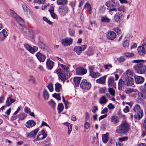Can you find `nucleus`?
<instances>
[{"instance_id": "f257e3e1", "label": "nucleus", "mask_w": 146, "mask_h": 146, "mask_svg": "<svg viewBox=\"0 0 146 146\" xmlns=\"http://www.w3.org/2000/svg\"><path fill=\"white\" fill-rule=\"evenodd\" d=\"M129 127V125L125 120L123 121L118 128L116 130V131L118 133L123 134L126 133Z\"/></svg>"}, {"instance_id": "f03ea898", "label": "nucleus", "mask_w": 146, "mask_h": 146, "mask_svg": "<svg viewBox=\"0 0 146 146\" xmlns=\"http://www.w3.org/2000/svg\"><path fill=\"white\" fill-rule=\"evenodd\" d=\"M133 111L136 113L134 115L135 118L139 120L142 118L143 115V111L141 110L140 106L136 104L134 107Z\"/></svg>"}, {"instance_id": "7ed1b4c3", "label": "nucleus", "mask_w": 146, "mask_h": 146, "mask_svg": "<svg viewBox=\"0 0 146 146\" xmlns=\"http://www.w3.org/2000/svg\"><path fill=\"white\" fill-rule=\"evenodd\" d=\"M133 68L138 73H146V66H143L142 63H140L135 65L134 66Z\"/></svg>"}, {"instance_id": "20e7f679", "label": "nucleus", "mask_w": 146, "mask_h": 146, "mask_svg": "<svg viewBox=\"0 0 146 146\" xmlns=\"http://www.w3.org/2000/svg\"><path fill=\"white\" fill-rule=\"evenodd\" d=\"M12 12H11L13 14L17 21L18 22L19 25V28L22 30L24 29L25 27L24 26V21L23 19L21 17L17 15V14L13 10L12 11Z\"/></svg>"}, {"instance_id": "39448f33", "label": "nucleus", "mask_w": 146, "mask_h": 146, "mask_svg": "<svg viewBox=\"0 0 146 146\" xmlns=\"http://www.w3.org/2000/svg\"><path fill=\"white\" fill-rule=\"evenodd\" d=\"M69 11L68 7L66 5L60 6L58 8L59 14L62 16H64Z\"/></svg>"}, {"instance_id": "423d86ee", "label": "nucleus", "mask_w": 146, "mask_h": 146, "mask_svg": "<svg viewBox=\"0 0 146 146\" xmlns=\"http://www.w3.org/2000/svg\"><path fill=\"white\" fill-rule=\"evenodd\" d=\"M91 87V83L87 82L85 79L83 80L80 84V87L84 89L89 90Z\"/></svg>"}, {"instance_id": "0eeeda50", "label": "nucleus", "mask_w": 146, "mask_h": 146, "mask_svg": "<svg viewBox=\"0 0 146 146\" xmlns=\"http://www.w3.org/2000/svg\"><path fill=\"white\" fill-rule=\"evenodd\" d=\"M73 39L70 37H67L62 39L61 40L62 44L64 47L70 46L72 43Z\"/></svg>"}, {"instance_id": "6e6552de", "label": "nucleus", "mask_w": 146, "mask_h": 146, "mask_svg": "<svg viewBox=\"0 0 146 146\" xmlns=\"http://www.w3.org/2000/svg\"><path fill=\"white\" fill-rule=\"evenodd\" d=\"M24 47L28 51L32 54H34L38 50V47L36 46L33 47L27 44H24Z\"/></svg>"}, {"instance_id": "1a4fd4ad", "label": "nucleus", "mask_w": 146, "mask_h": 146, "mask_svg": "<svg viewBox=\"0 0 146 146\" xmlns=\"http://www.w3.org/2000/svg\"><path fill=\"white\" fill-rule=\"evenodd\" d=\"M47 135V134L45 132L44 129L42 130L39 133L36 137V138L34 140V141H40L43 140L46 138Z\"/></svg>"}, {"instance_id": "9d476101", "label": "nucleus", "mask_w": 146, "mask_h": 146, "mask_svg": "<svg viewBox=\"0 0 146 146\" xmlns=\"http://www.w3.org/2000/svg\"><path fill=\"white\" fill-rule=\"evenodd\" d=\"M56 72L58 76L59 79L62 80L63 82L64 81V79L66 78V74L61 69H58L57 70Z\"/></svg>"}, {"instance_id": "9b49d317", "label": "nucleus", "mask_w": 146, "mask_h": 146, "mask_svg": "<svg viewBox=\"0 0 146 146\" xmlns=\"http://www.w3.org/2000/svg\"><path fill=\"white\" fill-rule=\"evenodd\" d=\"M39 130V128L32 130L30 133H26V136L29 138L32 137L33 139L35 138Z\"/></svg>"}, {"instance_id": "f8f14e48", "label": "nucleus", "mask_w": 146, "mask_h": 146, "mask_svg": "<svg viewBox=\"0 0 146 146\" xmlns=\"http://www.w3.org/2000/svg\"><path fill=\"white\" fill-rule=\"evenodd\" d=\"M137 51L139 54L143 56L146 54V44H144L142 46H139L137 48Z\"/></svg>"}, {"instance_id": "ddd939ff", "label": "nucleus", "mask_w": 146, "mask_h": 146, "mask_svg": "<svg viewBox=\"0 0 146 146\" xmlns=\"http://www.w3.org/2000/svg\"><path fill=\"white\" fill-rule=\"evenodd\" d=\"M76 74L78 75H84L86 73V69L83 67H78L76 68Z\"/></svg>"}, {"instance_id": "4468645a", "label": "nucleus", "mask_w": 146, "mask_h": 146, "mask_svg": "<svg viewBox=\"0 0 146 146\" xmlns=\"http://www.w3.org/2000/svg\"><path fill=\"white\" fill-rule=\"evenodd\" d=\"M106 37L108 39L113 40L116 38V35L113 31H109L107 33Z\"/></svg>"}, {"instance_id": "2eb2a0df", "label": "nucleus", "mask_w": 146, "mask_h": 146, "mask_svg": "<svg viewBox=\"0 0 146 146\" xmlns=\"http://www.w3.org/2000/svg\"><path fill=\"white\" fill-rule=\"evenodd\" d=\"M39 47L43 51H46L48 50V48L46 45L43 42L39 40L38 43Z\"/></svg>"}, {"instance_id": "dca6fc26", "label": "nucleus", "mask_w": 146, "mask_h": 146, "mask_svg": "<svg viewBox=\"0 0 146 146\" xmlns=\"http://www.w3.org/2000/svg\"><path fill=\"white\" fill-rule=\"evenodd\" d=\"M38 60L40 62H44L46 59V56L43 54L41 53L40 52H38L35 55Z\"/></svg>"}, {"instance_id": "f3484780", "label": "nucleus", "mask_w": 146, "mask_h": 146, "mask_svg": "<svg viewBox=\"0 0 146 146\" xmlns=\"http://www.w3.org/2000/svg\"><path fill=\"white\" fill-rule=\"evenodd\" d=\"M125 84L127 86H130L133 84V80L132 77L126 78L125 80Z\"/></svg>"}, {"instance_id": "a211bd4d", "label": "nucleus", "mask_w": 146, "mask_h": 146, "mask_svg": "<svg viewBox=\"0 0 146 146\" xmlns=\"http://www.w3.org/2000/svg\"><path fill=\"white\" fill-rule=\"evenodd\" d=\"M48 11L50 13L51 17L53 19H58L57 15L54 12V8L53 6H51L48 10Z\"/></svg>"}, {"instance_id": "6ab92c4d", "label": "nucleus", "mask_w": 146, "mask_h": 146, "mask_svg": "<svg viewBox=\"0 0 146 146\" xmlns=\"http://www.w3.org/2000/svg\"><path fill=\"white\" fill-rule=\"evenodd\" d=\"M134 78L136 83L138 84L142 83L144 81V78L141 76H135Z\"/></svg>"}, {"instance_id": "aec40b11", "label": "nucleus", "mask_w": 146, "mask_h": 146, "mask_svg": "<svg viewBox=\"0 0 146 146\" xmlns=\"http://www.w3.org/2000/svg\"><path fill=\"white\" fill-rule=\"evenodd\" d=\"M36 123L35 121L32 120H30L28 121L26 123V126L28 128H31L35 126Z\"/></svg>"}, {"instance_id": "412c9836", "label": "nucleus", "mask_w": 146, "mask_h": 146, "mask_svg": "<svg viewBox=\"0 0 146 146\" xmlns=\"http://www.w3.org/2000/svg\"><path fill=\"white\" fill-rule=\"evenodd\" d=\"M122 19V15L121 14L118 13H116L114 15V20L117 23H120Z\"/></svg>"}, {"instance_id": "4be33fe9", "label": "nucleus", "mask_w": 146, "mask_h": 146, "mask_svg": "<svg viewBox=\"0 0 146 146\" xmlns=\"http://www.w3.org/2000/svg\"><path fill=\"white\" fill-rule=\"evenodd\" d=\"M24 28V29H23V31L26 33L27 35L29 37H33V31L31 30H29L25 27Z\"/></svg>"}, {"instance_id": "5701e85b", "label": "nucleus", "mask_w": 146, "mask_h": 146, "mask_svg": "<svg viewBox=\"0 0 146 146\" xmlns=\"http://www.w3.org/2000/svg\"><path fill=\"white\" fill-rule=\"evenodd\" d=\"M59 65L61 66L63 71L67 75L69 71V66L70 67V66L68 65L67 66L62 64H60Z\"/></svg>"}, {"instance_id": "b1692460", "label": "nucleus", "mask_w": 146, "mask_h": 146, "mask_svg": "<svg viewBox=\"0 0 146 146\" xmlns=\"http://www.w3.org/2000/svg\"><path fill=\"white\" fill-rule=\"evenodd\" d=\"M46 64L49 70H51L54 65V63L53 62L50 60L49 58H48L47 59Z\"/></svg>"}, {"instance_id": "393cba45", "label": "nucleus", "mask_w": 146, "mask_h": 146, "mask_svg": "<svg viewBox=\"0 0 146 146\" xmlns=\"http://www.w3.org/2000/svg\"><path fill=\"white\" fill-rule=\"evenodd\" d=\"M15 100L14 99H13L10 97H8L6 101V105L7 106H9L13 103L14 102Z\"/></svg>"}, {"instance_id": "a878e982", "label": "nucleus", "mask_w": 146, "mask_h": 146, "mask_svg": "<svg viewBox=\"0 0 146 146\" xmlns=\"http://www.w3.org/2000/svg\"><path fill=\"white\" fill-rule=\"evenodd\" d=\"M106 78V76L102 77L100 78L97 79L96 80V82L97 83L100 84H104L105 82Z\"/></svg>"}, {"instance_id": "bb28decb", "label": "nucleus", "mask_w": 146, "mask_h": 146, "mask_svg": "<svg viewBox=\"0 0 146 146\" xmlns=\"http://www.w3.org/2000/svg\"><path fill=\"white\" fill-rule=\"evenodd\" d=\"M115 3L114 0H112L109 2H107L106 5L108 7H112L115 6Z\"/></svg>"}, {"instance_id": "cd10ccee", "label": "nucleus", "mask_w": 146, "mask_h": 146, "mask_svg": "<svg viewBox=\"0 0 146 146\" xmlns=\"http://www.w3.org/2000/svg\"><path fill=\"white\" fill-rule=\"evenodd\" d=\"M43 96L44 99L45 100H47L48 99L49 97V94L46 89H45L43 92Z\"/></svg>"}, {"instance_id": "c85d7f7f", "label": "nucleus", "mask_w": 146, "mask_h": 146, "mask_svg": "<svg viewBox=\"0 0 146 146\" xmlns=\"http://www.w3.org/2000/svg\"><path fill=\"white\" fill-rule=\"evenodd\" d=\"M81 79V77H75L74 78L73 80L76 86H79Z\"/></svg>"}, {"instance_id": "c756f323", "label": "nucleus", "mask_w": 146, "mask_h": 146, "mask_svg": "<svg viewBox=\"0 0 146 146\" xmlns=\"http://www.w3.org/2000/svg\"><path fill=\"white\" fill-rule=\"evenodd\" d=\"M111 121L113 124H115L119 122V119L116 116H113L111 117Z\"/></svg>"}, {"instance_id": "7c9ffc66", "label": "nucleus", "mask_w": 146, "mask_h": 146, "mask_svg": "<svg viewBox=\"0 0 146 146\" xmlns=\"http://www.w3.org/2000/svg\"><path fill=\"white\" fill-rule=\"evenodd\" d=\"M110 19L108 18L106 16H102L101 21L103 23H109L110 21Z\"/></svg>"}, {"instance_id": "2f4dec72", "label": "nucleus", "mask_w": 146, "mask_h": 146, "mask_svg": "<svg viewBox=\"0 0 146 146\" xmlns=\"http://www.w3.org/2000/svg\"><path fill=\"white\" fill-rule=\"evenodd\" d=\"M64 125L68 127V135L70 134L72 129L71 124L68 122H66L64 123Z\"/></svg>"}, {"instance_id": "473e14b6", "label": "nucleus", "mask_w": 146, "mask_h": 146, "mask_svg": "<svg viewBox=\"0 0 146 146\" xmlns=\"http://www.w3.org/2000/svg\"><path fill=\"white\" fill-rule=\"evenodd\" d=\"M90 75L92 78H96L100 76L101 75L100 73L98 72H92L90 74Z\"/></svg>"}, {"instance_id": "72a5a7b5", "label": "nucleus", "mask_w": 146, "mask_h": 146, "mask_svg": "<svg viewBox=\"0 0 146 146\" xmlns=\"http://www.w3.org/2000/svg\"><path fill=\"white\" fill-rule=\"evenodd\" d=\"M107 99L104 96H102L99 99V102L101 104H106L107 102Z\"/></svg>"}, {"instance_id": "f704fd0d", "label": "nucleus", "mask_w": 146, "mask_h": 146, "mask_svg": "<svg viewBox=\"0 0 146 146\" xmlns=\"http://www.w3.org/2000/svg\"><path fill=\"white\" fill-rule=\"evenodd\" d=\"M56 2L58 5H65L67 3V0H56Z\"/></svg>"}, {"instance_id": "c9c22d12", "label": "nucleus", "mask_w": 146, "mask_h": 146, "mask_svg": "<svg viewBox=\"0 0 146 146\" xmlns=\"http://www.w3.org/2000/svg\"><path fill=\"white\" fill-rule=\"evenodd\" d=\"M108 135L107 133L102 135V139L104 143H106L108 142Z\"/></svg>"}, {"instance_id": "e433bc0d", "label": "nucleus", "mask_w": 146, "mask_h": 146, "mask_svg": "<svg viewBox=\"0 0 146 146\" xmlns=\"http://www.w3.org/2000/svg\"><path fill=\"white\" fill-rule=\"evenodd\" d=\"M122 44L124 47H127L129 46V40L126 39V37H125L124 39Z\"/></svg>"}, {"instance_id": "4c0bfd02", "label": "nucleus", "mask_w": 146, "mask_h": 146, "mask_svg": "<svg viewBox=\"0 0 146 146\" xmlns=\"http://www.w3.org/2000/svg\"><path fill=\"white\" fill-rule=\"evenodd\" d=\"M64 107L62 103H59L58 105L57 109L58 110L59 113H60L63 110Z\"/></svg>"}, {"instance_id": "58836bf2", "label": "nucleus", "mask_w": 146, "mask_h": 146, "mask_svg": "<svg viewBox=\"0 0 146 146\" xmlns=\"http://www.w3.org/2000/svg\"><path fill=\"white\" fill-rule=\"evenodd\" d=\"M125 84L124 81H123L122 79H120L119 80L118 83V88L119 90L122 89L123 86Z\"/></svg>"}, {"instance_id": "ea45409f", "label": "nucleus", "mask_w": 146, "mask_h": 146, "mask_svg": "<svg viewBox=\"0 0 146 146\" xmlns=\"http://www.w3.org/2000/svg\"><path fill=\"white\" fill-rule=\"evenodd\" d=\"M55 91L57 92H59L62 87L61 84L58 83H56L55 85Z\"/></svg>"}, {"instance_id": "a19ab883", "label": "nucleus", "mask_w": 146, "mask_h": 146, "mask_svg": "<svg viewBox=\"0 0 146 146\" xmlns=\"http://www.w3.org/2000/svg\"><path fill=\"white\" fill-rule=\"evenodd\" d=\"M74 51L78 55H80L81 53V50L79 46H75L74 49Z\"/></svg>"}, {"instance_id": "79ce46f5", "label": "nucleus", "mask_w": 146, "mask_h": 146, "mask_svg": "<svg viewBox=\"0 0 146 146\" xmlns=\"http://www.w3.org/2000/svg\"><path fill=\"white\" fill-rule=\"evenodd\" d=\"M84 8L87 9L89 11V13H91V9L90 5L88 2H87L85 4L84 6Z\"/></svg>"}, {"instance_id": "37998d69", "label": "nucleus", "mask_w": 146, "mask_h": 146, "mask_svg": "<svg viewBox=\"0 0 146 146\" xmlns=\"http://www.w3.org/2000/svg\"><path fill=\"white\" fill-rule=\"evenodd\" d=\"M26 114L24 113H22L19 114L18 116L19 118L21 120H23L26 117Z\"/></svg>"}, {"instance_id": "c03bdc74", "label": "nucleus", "mask_w": 146, "mask_h": 146, "mask_svg": "<svg viewBox=\"0 0 146 146\" xmlns=\"http://www.w3.org/2000/svg\"><path fill=\"white\" fill-rule=\"evenodd\" d=\"M114 82V79L111 77L109 78L108 80V84L109 86L111 87Z\"/></svg>"}, {"instance_id": "a18cd8bd", "label": "nucleus", "mask_w": 146, "mask_h": 146, "mask_svg": "<svg viewBox=\"0 0 146 146\" xmlns=\"http://www.w3.org/2000/svg\"><path fill=\"white\" fill-rule=\"evenodd\" d=\"M126 77L128 78L129 77H132L133 76L132 71L130 70H128L126 72Z\"/></svg>"}, {"instance_id": "49530a36", "label": "nucleus", "mask_w": 146, "mask_h": 146, "mask_svg": "<svg viewBox=\"0 0 146 146\" xmlns=\"http://www.w3.org/2000/svg\"><path fill=\"white\" fill-rule=\"evenodd\" d=\"M117 10L121 13H125V9L124 6L121 5L117 8Z\"/></svg>"}, {"instance_id": "de8ad7c7", "label": "nucleus", "mask_w": 146, "mask_h": 146, "mask_svg": "<svg viewBox=\"0 0 146 146\" xmlns=\"http://www.w3.org/2000/svg\"><path fill=\"white\" fill-rule=\"evenodd\" d=\"M45 0H33V3L39 5L44 4Z\"/></svg>"}, {"instance_id": "09e8293b", "label": "nucleus", "mask_w": 146, "mask_h": 146, "mask_svg": "<svg viewBox=\"0 0 146 146\" xmlns=\"http://www.w3.org/2000/svg\"><path fill=\"white\" fill-rule=\"evenodd\" d=\"M76 3L75 2H71L69 5L72 8V10L71 11V13L73 14L74 13V7H75Z\"/></svg>"}, {"instance_id": "8fccbe9b", "label": "nucleus", "mask_w": 146, "mask_h": 146, "mask_svg": "<svg viewBox=\"0 0 146 146\" xmlns=\"http://www.w3.org/2000/svg\"><path fill=\"white\" fill-rule=\"evenodd\" d=\"M113 30L117 33V35H119L122 34L121 30L117 27H115L113 28Z\"/></svg>"}, {"instance_id": "3c124183", "label": "nucleus", "mask_w": 146, "mask_h": 146, "mask_svg": "<svg viewBox=\"0 0 146 146\" xmlns=\"http://www.w3.org/2000/svg\"><path fill=\"white\" fill-rule=\"evenodd\" d=\"M43 20L47 23L48 24L50 25H52L53 24V23L50 20H48L47 18L44 17H43Z\"/></svg>"}, {"instance_id": "603ef678", "label": "nucleus", "mask_w": 146, "mask_h": 146, "mask_svg": "<svg viewBox=\"0 0 146 146\" xmlns=\"http://www.w3.org/2000/svg\"><path fill=\"white\" fill-rule=\"evenodd\" d=\"M108 92L112 96H114L115 95V90L112 88H108Z\"/></svg>"}, {"instance_id": "864d4df0", "label": "nucleus", "mask_w": 146, "mask_h": 146, "mask_svg": "<svg viewBox=\"0 0 146 146\" xmlns=\"http://www.w3.org/2000/svg\"><path fill=\"white\" fill-rule=\"evenodd\" d=\"M23 9L26 15L28 14V11L29 9L26 6L25 4H22V5Z\"/></svg>"}, {"instance_id": "5fc2aeb1", "label": "nucleus", "mask_w": 146, "mask_h": 146, "mask_svg": "<svg viewBox=\"0 0 146 146\" xmlns=\"http://www.w3.org/2000/svg\"><path fill=\"white\" fill-rule=\"evenodd\" d=\"M53 97L55 98L58 100H60L61 99L60 96L59 94L55 93L53 94Z\"/></svg>"}, {"instance_id": "6e6d98bb", "label": "nucleus", "mask_w": 146, "mask_h": 146, "mask_svg": "<svg viewBox=\"0 0 146 146\" xmlns=\"http://www.w3.org/2000/svg\"><path fill=\"white\" fill-rule=\"evenodd\" d=\"M134 90L133 88H128L125 90V92L127 94H130L134 92Z\"/></svg>"}, {"instance_id": "4d7b16f0", "label": "nucleus", "mask_w": 146, "mask_h": 146, "mask_svg": "<svg viewBox=\"0 0 146 146\" xmlns=\"http://www.w3.org/2000/svg\"><path fill=\"white\" fill-rule=\"evenodd\" d=\"M47 87L50 92H52L53 90V85L52 83L49 84L47 86Z\"/></svg>"}, {"instance_id": "13d9d810", "label": "nucleus", "mask_w": 146, "mask_h": 146, "mask_svg": "<svg viewBox=\"0 0 146 146\" xmlns=\"http://www.w3.org/2000/svg\"><path fill=\"white\" fill-rule=\"evenodd\" d=\"M125 55L127 57H130L134 56V54L133 53L127 52L125 53Z\"/></svg>"}, {"instance_id": "bf43d9fd", "label": "nucleus", "mask_w": 146, "mask_h": 146, "mask_svg": "<svg viewBox=\"0 0 146 146\" xmlns=\"http://www.w3.org/2000/svg\"><path fill=\"white\" fill-rule=\"evenodd\" d=\"M49 104L52 108H54L56 104L55 102L53 100L48 102Z\"/></svg>"}, {"instance_id": "052dcab7", "label": "nucleus", "mask_w": 146, "mask_h": 146, "mask_svg": "<svg viewBox=\"0 0 146 146\" xmlns=\"http://www.w3.org/2000/svg\"><path fill=\"white\" fill-rule=\"evenodd\" d=\"M125 60V58L124 57L121 56L120 57L117 59L118 62H122L124 61Z\"/></svg>"}, {"instance_id": "680f3d73", "label": "nucleus", "mask_w": 146, "mask_h": 146, "mask_svg": "<svg viewBox=\"0 0 146 146\" xmlns=\"http://www.w3.org/2000/svg\"><path fill=\"white\" fill-rule=\"evenodd\" d=\"M146 92V90L144 89L142 90L141 92H140L139 94V96L141 98H144V95L143 93H145Z\"/></svg>"}, {"instance_id": "e2e57ef3", "label": "nucleus", "mask_w": 146, "mask_h": 146, "mask_svg": "<svg viewBox=\"0 0 146 146\" xmlns=\"http://www.w3.org/2000/svg\"><path fill=\"white\" fill-rule=\"evenodd\" d=\"M28 81L29 82H31L33 83H35V80L34 77L31 76H30Z\"/></svg>"}, {"instance_id": "0e129e2a", "label": "nucleus", "mask_w": 146, "mask_h": 146, "mask_svg": "<svg viewBox=\"0 0 146 146\" xmlns=\"http://www.w3.org/2000/svg\"><path fill=\"white\" fill-rule=\"evenodd\" d=\"M2 33L3 36L5 38L8 35V33L7 31L5 29H3L2 31Z\"/></svg>"}, {"instance_id": "69168bd1", "label": "nucleus", "mask_w": 146, "mask_h": 146, "mask_svg": "<svg viewBox=\"0 0 146 146\" xmlns=\"http://www.w3.org/2000/svg\"><path fill=\"white\" fill-rule=\"evenodd\" d=\"M144 60H133L132 61V62L134 63H139L141 62H144Z\"/></svg>"}, {"instance_id": "338daca9", "label": "nucleus", "mask_w": 146, "mask_h": 146, "mask_svg": "<svg viewBox=\"0 0 146 146\" xmlns=\"http://www.w3.org/2000/svg\"><path fill=\"white\" fill-rule=\"evenodd\" d=\"M112 67V65L110 64L106 65L104 66L105 70H109L110 68H111Z\"/></svg>"}, {"instance_id": "774afa93", "label": "nucleus", "mask_w": 146, "mask_h": 146, "mask_svg": "<svg viewBox=\"0 0 146 146\" xmlns=\"http://www.w3.org/2000/svg\"><path fill=\"white\" fill-rule=\"evenodd\" d=\"M94 68V66H88L90 74L93 72V70Z\"/></svg>"}]
</instances>
